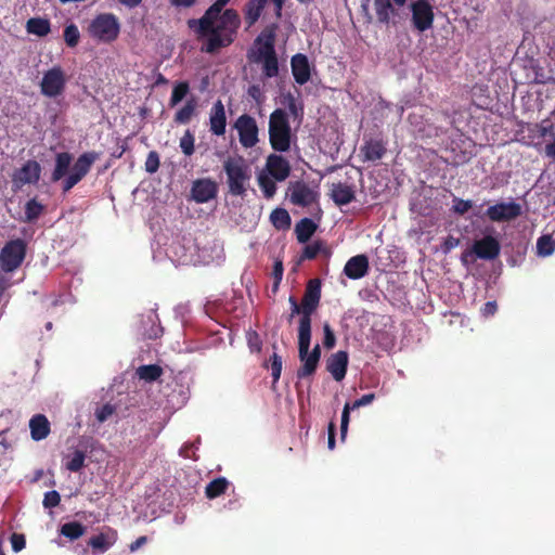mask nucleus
I'll use <instances>...</instances> for the list:
<instances>
[{
	"mask_svg": "<svg viewBox=\"0 0 555 555\" xmlns=\"http://www.w3.org/2000/svg\"><path fill=\"white\" fill-rule=\"evenodd\" d=\"M231 0H216L202 17L189 20L188 26L197 39L204 40L202 51L215 54L231 46L241 26V17L236 10L225 9Z\"/></svg>",
	"mask_w": 555,
	"mask_h": 555,
	"instance_id": "obj_1",
	"label": "nucleus"
},
{
	"mask_svg": "<svg viewBox=\"0 0 555 555\" xmlns=\"http://www.w3.org/2000/svg\"><path fill=\"white\" fill-rule=\"evenodd\" d=\"M99 158L100 153L98 152L91 151L82 153L76 159L70 169V172L66 177L73 160L72 154L68 152L57 153L55 156V166L52 171L51 179L54 182L63 179L62 190L63 193H67L90 172L92 165Z\"/></svg>",
	"mask_w": 555,
	"mask_h": 555,
	"instance_id": "obj_2",
	"label": "nucleus"
},
{
	"mask_svg": "<svg viewBox=\"0 0 555 555\" xmlns=\"http://www.w3.org/2000/svg\"><path fill=\"white\" fill-rule=\"evenodd\" d=\"M269 143L274 152L284 153L291 150L293 132L288 113L283 108H275L269 116Z\"/></svg>",
	"mask_w": 555,
	"mask_h": 555,
	"instance_id": "obj_3",
	"label": "nucleus"
},
{
	"mask_svg": "<svg viewBox=\"0 0 555 555\" xmlns=\"http://www.w3.org/2000/svg\"><path fill=\"white\" fill-rule=\"evenodd\" d=\"M311 326L298 327V358L302 365L297 370L299 379L312 376L319 365L321 359V346L317 344L310 350Z\"/></svg>",
	"mask_w": 555,
	"mask_h": 555,
	"instance_id": "obj_4",
	"label": "nucleus"
},
{
	"mask_svg": "<svg viewBox=\"0 0 555 555\" xmlns=\"http://www.w3.org/2000/svg\"><path fill=\"white\" fill-rule=\"evenodd\" d=\"M229 193L233 196L246 194L251 178L249 166L243 157H228L223 162Z\"/></svg>",
	"mask_w": 555,
	"mask_h": 555,
	"instance_id": "obj_5",
	"label": "nucleus"
},
{
	"mask_svg": "<svg viewBox=\"0 0 555 555\" xmlns=\"http://www.w3.org/2000/svg\"><path fill=\"white\" fill-rule=\"evenodd\" d=\"M88 33L93 39L109 43L118 38L120 24L113 13H100L89 24Z\"/></svg>",
	"mask_w": 555,
	"mask_h": 555,
	"instance_id": "obj_6",
	"label": "nucleus"
},
{
	"mask_svg": "<svg viewBox=\"0 0 555 555\" xmlns=\"http://www.w3.org/2000/svg\"><path fill=\"white\" fill-rule=\"evenodd\" d=\"M26 249L27 245L22 238L7 242L0 251L1 269L9 273L20 268L25 259Z\"/></svg>",
	"mask_w": 555,
	"mask_h": 555,
	"instance_id": "obj_7",
	"label": "nucleus"
},
{
	"mask_svg": "<svg viewBox=\"0 0 555 555\" xmlns=\"http://www.w3.org/2000/svg\"><path fill=\"white\" fill-rule=\"evenodd\" d=\"M321 299V282L318 279L310 280L307 284L304 297L301 299L305 318L299 320L298 327L311 326V317L317 310Z\"/></svg>",
	"mask_w": 555,
	"mask_h": 555,
	"instance_id": "obj_8",
	"label": "nucleus"
},
{
	"mask_svg": "<svg viewBox=\"0 0 555 555\" xmlns=\"http://www.w3.org/2000/svg\"><path fill=\"white\" fill-rule=\"evenodd\" d=\"M66 76L61 66H54L43 74L40 82V92L48 98L61 95L66 87Z\"/></svg>",
	"mask_w": 555,
	"mask_h": 555,
	"instance_id": "obj_9",
	"label": "nucleus"
},
{
	"mask_svg": "<svg viewBox=\"0 0 555 555\" xmlns=\"http://www.w3.org/2000/svg\"><path fill=\"white\" fill-rule=\"evenodd\" d=\"M41 177V166L35 159H28L12 173V190L20 191L26 184H37Z\"/></svg>",
	"mask_w": 555,
	"mask_h": 555,
	"instance_id": "obj_10",
	"label": "nucleus"
},
{
	"mask_svg": "<svg viewBox=\"0 0 555 555\" xmlns=\"http://www.w3.org/2000/svg\"><path fill=\"white\" fill-rule=\"evenodd\" d=\"M287 190L291 203L300 207H309L318 203L320 197L318 190L305 181L291 182Z\"/></svg>",
	"mask_w": 555,
	"mask_h": 555,
	"instance_id": "obj_11",
	"label": "nucleus"
},
{
	"mask_svg": "<svg viewBox=\"0 0 555 555\" xmlns=\"http://www.w3.org/2000/svg\"><path fill=\"white\" fill-rule=\"evenodd\" d=\"M234 128L238 133V140L243 147L250 149L258 143L259 129L253 116L248 114L241 115L235 120Z\"/></svg>",
	"mask_w": 555,
	"mask_h": 555,
	"instance_id": "obj_12",
	"label": "nucleus"
},
{
	"mask_svg": "<svg viewBox=\"0 0 555 555\" xmlns=\"http://www.w3.org/2000/svg\"><path fill=\"white\" fill-rule=\"evenodd\" d=\"M291 170V164L284 156L276 153L267 156L264 171L275 181H285L289 177Z\"/></svg>",
	"mask_w": 555,
	"mask_h": 555,
	"instance_id": "obj_13",
	"label": "nucleus"
},
{
	"mask_svg": "<svg viewBox=\"0 0 555 555\" xmlns=\"http://www.w3.org/2000/svg\"><path fill=\"white\" fill-rule=\"evenodd\" d=\"M276 25L267 26L260 35L256 38L255 43L258 44V50L254 57V62L258 63V60L262 57L275 54V36Z\"/></svg>",
	"mask_w": 555,
	"mask_h": 555,
	"instance_id": "obj_14",
	"label": "nucleus"
},
{
	"mask_svg": "<svg viewBox=\"0 0 555 555\" xmlns=\"http://www.w3.org/2000/svg\"><path fill=\"white\" fill-rule=\"evenodd\" d=\"M521 214V206L517 203H499L487 209V217L494 222L509 221Z\"/></svg>",
	"mask_w": 555,
	"mask_h": 555,
	"instance_id": "obj_15",
	"label": "nucleus"
},
{
	"mask_svg": "<svg viewBox=\"0 0 555 555\" xmlns=\"http://www.w3.org/2000/svg\"><path fill=\"white\" fill-rule=\"evenodd\" d=\"M191 193L196 203H207L217 196L218 185L210 179H197L193 182Z\"/></svg>",
	"mask_w": 555,
	"mask_h": 555,
	"instance_id": "obj_16",
	"label": "nucleus"
},
{
	"mask_svg": "<svg viewBox=\"0 0 555 555\" xmlns=\"http://www.w3.org/2000/svg\"><path fill=\"white\" fill-rule=\"evenodd\" d=\"M501 246L499 241L487 235L478 240L473 245V253L480 259L492 260L500 255Z\"/></svg>",
	"mask_w": 555,
	"mask_h": 555,
	"instance_id": "obj_17",
	"label": "nucleus"
},
{
	"mask_svg": "<svg viewBox=\"0 0 555 555\" xmlns=\"http://www.w3.org/2000/svg\"><path fill=\"white\" fill-rule=\"evenodd\" d=\"M291 67L296 83L302 86L310 80L311 66L306 54L297 53L293 55L291 59Z\"/></svg>",
	"mask_w": 555,
	"mask_h": 555,
	"instance_id": "obj_18",
	"label": "nucleus"
},
{
	"mask_svg": "<svg viewBox=\"0 0 555 555\" xmlns=\"http://www.w3.org/2000/svg\"><path fill=\"white\" fill-rule=\"evenodd\" d=\"M227 128V115L221 100H217L209 113V129L215 135H223Z\"/></svg>",
	"mask_w": 555,
	"mask_h": 555,
	"instance_id": "obj_19",
	"label": "nucleus"
},
{
	"mask_svg": "<svg viewBox=\"0 0 555 555\" xmlns=\"http://www.w3.org/2000/svg\"><path fill=\"white\" fill-rule=\"evenodd\" d=\"M369 258L361 254L351 257L344 267V274L351 280H359L369 272Z\"/></svg>",
	"mask_w": 555,
	"mask_h": 555,
	"instance_id": "obj_20",
	"label": "nucleus"
},
{
	"mask_svg": "<svg viewBox=\"0 0 555 555\" xmlns=\"http://www.w3.org/2000/svg\"><path fill=\"white\" fill-rule=\"evenodd\" d=\"M348 367L347 351L339 350L333 353L326 362V370L332 374L333 378L340 382L345 378Z\"/></svg>",
	"mask_w": 555,
	"mask_h": 555,
	"instance_id": "obj_21",
	"label": "nucleus"
},
{
	"mask_svg": "<svg viewBox=\"0 0 555 555\" xmlns=\"http://www.w3.org/2000/svg\"><path fill=\"white\" fill-rule=\"evenodd\" d=\"M386 145L383 140L370 139L364 142L361 146V153L363 154L364 160L377 162L383 158L386 154Z\"/></svg>",
	"mask_w": 555,
	"mask_h": 555,
	"instance_id": "obj_22",
	"label": "nucleus"
},
{
	"mask_svg": "<svg viewBox=\"0 0 555 555\" xmlns=\"http://www.w3.org/2000/svg\"><path fill=\"white\" fill-rule=\"evenodd\" d=\"M30 436L35 441H40L48 437L51 427L50 422L43 414H36L29 421Z\"/></svg>",
	"mask_w": 555,
	"mask_h": 555,
	"instance_id": "obj_23",
	"label": "nucleus"
},
{
	"mask_svg": "<svg viewBox=\"0 0 555 555\" xmlns=\"http://www.w3.org/2000/svg\"><path fill=\"white\" fill-rule=\"evenodd\" d=\"M406 0H375V12L378 22L380 23H389L391 15L395 14V8L404 5Z\"/></svg>",
	"mask_w": 555,
	"mask_h": 555,
	"instance_id": "obj_24",
	"label": "nucleus"
},
{
	"mask_svg": "<svg viewBox=\"0 0 555 555\" xmlns=\"http://www.w3.org/2000/svg\"><path fill=\"white\" fill-rule=\"evenodd\" d=\"M331 197L338 206L350 204L356 195L351 185L338 182L334 183L331 191Z\"/></svg>",
	"mask_w": 555,
	"mask_h": 555,
	"instance_id": "obj_25",
	"label": "nucleus"
},
{
	"mask_svg": "<svg viewBox=\"0 0 555 555\" xmlns=\"http://www.w3.org/2000/svg\"><path fill=\"white\" fill-rule=\"evenodd\" d=\"M317 223L310 218H302L295 227V233L299 243H307L317 231Z\"/></svg>",
	"mask_w": 555,
	"mask_h": 555,
	"instance_id": "obj_26",
	"label": "nucleus"
},
{
	"mask_svg": "<svg viewBox=\"0 0 555 555\" xmlns=\"http://www.w3.org/2000/svg\"><path fill=\"white\" fill-rule=\"evenodd\" d=\"M197 108V102L194 96L190 98L185 104L177 111L173 120L178 125L189 124L192 117L195 115Z\"/></svg>",
	"mask_w": 555,
	"mask_h": 555,
	"instance_id": "obj_27",
	"label": "nucleus"
},
{
	"mask_svg": "<svg viewBox=\"0 0 555 555\" xmlns=\"http://www.w3.org/2000/svg\"><path fill=\"white\" fill-rule=\"evenodd\" d=\"M26 30L38 37H46L51 31V23L48 18L31 17L26 23Z\"/></svg>",
	"mask_w": 555,
	"mask_h": 555,
	"instance_id": "obj_28",
	"label": "nucleus"
},
{
	"mask_svg": "<svg viewBox=\"0 0 555 555\" xmlns=\"http://www.w3.org/2000/svg\"><path fill=\"white\" fill-rule=\"evenodd\" d=\"M268 0H249L245 5V22L248 26L254 25L267 4Z\"/></svg>",
	"mask_w": 555,
	"mask_h": 555,
	"instance_id": "obj_29",
	"label": "nucleus"
},
{
	"mask_svg": "<svg viewBox=\"0 0 555 555\" xmlns=\"http://www.w3.org/2000/svg\"><path fill=\"white\" fill-rule=\"evenodd\" d=\"M434 12L431 5L426 0H418V31H424L431 27Z\"/></svg>",
	"mask_w": 555,
	"mask_h": 555,
	"instance_id": "obj_30",
	"label": "nucleus"
},
{
	"mask_svg": "<svg viewBox=\"0 0 555 555\" xmlns=\"http://www.w3.org/2000/svg\"><path fill=\"white\" fill-rule=\"evenodd\" d=\"M44 205L37 201L36 197L26 202L24 207V217L21 219L23 222H35L44 211Z\"/></svg>",
	"mask_w": 555,
	"mask_h": 555,
	"instance_id": "obj_31",
	"label": "nucleus"
},
{
	"mask_svg": "<svg viewBox=\"0 0 555 555\" xmlns=\"http://www.w3.org/2000/svg\"><path fill=\"white\" fill-rule=\"evenodd\" d=\"M163 369L158 364L141 365L137 369V376L147 383L157 380L163 375Z\"/></svg>",
	"mask_w": 555,
	"mask_h": 555,
	"instance_id": "obj_32",
	"label": "nucleus"
},
{
	"mask_svg": "<svg viewBox=\"0 0 555 555\" xmlns=\"http://www.w3.org/2000/svg\"><path fill=\"white\" fill-rule=\"evenodd\" d=\"M229 487V481L224 477H218L211 480L205 488V494L208 499L212 500L225 493Z\"/></svg>",
	"mask_w": 555,
	"mask_h": 555,
	"instance_id": "obj_33",
	"label": "nucleus"
},
{
	"mask_svg": "<svg viewBox=\"0 0 555 555\" xmlns=\"http://www.w3.org/2000/svg\"><path fill=\"white\" fill-rule=\"evenodd\" d=\"M270 220L278 230H286L291 227V216L284 208H275L270 214Z\"/></svg>",
	"mask_w": 555,
	"mask_h": 555,
	"instance_id": "obj_34",
	"label": "nucleus"
},
{
	"mask_svg": "<svg viewBox=\"0 0 555 555\" xmlns=\"http://www.w3.org/2000/svg\"><path fill=\"white\" fill-rule=\"evenodd\" d=\"M60 532L69 540H77L85 534L86 527L78 521H69L61 526Z\"/></svg>",
	"mask_w": 555,
	"mask_h": 555,
	"instance_id": "obj_35",
	"label": "nucleus"
},
{
	"mask_svg": "<svg viewBox=\"0 0 555 555\" xmlns=\"http://www.w3.org/2000/svg\"><path fill=\"white\" fill-rule=\"evenodd\" d=\"M258 63L262 64V75L266 78H273L279 75V60L276 53L258 60Z\"/></svg>",
	"mask_w": 555,
	"mask_h": 555,
	"instance_id": "obj_36",
	"label": "nucleus"
},
{
	"mask_svg": "<svg viewBox=\"0 0 555 555\" xmlns=\"http://www.w3.org/2000/svg\"><path fill=\"white\" fill-rule=\"evenodd\" d=\"M86 452L82 450H75L70 455L67 456L65 463L66 469L73 473H77L85 467Z\"/></svg>",
	"mask_w": 555,
	"mask_h": 555,
	"instance_id": "obj_37",
	"label": "nucleus"
},
{
	"mask_svg": "<svg viewBox=\"0 0 555 555\" xmlns=\"http://www.w3.org/2000/svg\"><path fill=\"white\" fill-rule=\"evenodd\" d=\"M190 92V85L188 81H179L173 86L170 100H169V106L175 107L178 105Z\"/></svg>",
	"mask_w": 555,
	"mask_h": 555,
	"instance_id": "obj_38",
	"label": "nucleus"
},
{
	"mask_svg": "<svg viewBox=\"0 0 555 555\" xmlns=\"http://www.w3.org/2000/svg\"><path fill=\"white\" fill-rule=\"evenodd\" d=\"M276 181L268 176V175H260L258 177V183L259 186L263 193V196L266 198H272L274 194L276 193Z\"/></svg>",
	"mask_w": 555,
	"mask_h": 555,
	"instance_id": "obj_39",
	"label": "nucleus"
},
{
	"mask_svg": "<svg viewBox=\"0 0 555 555\" xmlns=\"http://www.w3.org/2000/svg\"><path fill=\"white\" fill-rule=\"evenodd\" d=\"M537 249L540 256H550L555 250V241L548 234L542 235L538 238Z\"/></svg>",
	"mask_w": 555,
	"mask_h": 555,
	"instance_id": "obj_40",
	"label": "nucleus"
},
{
	"mask_svg": "<svg viewBox=\"0 0 555 555\" xmlns=\"http://www.w3.org/2000/svg\"><path fill=\"white\" fill-rule=\"evenodd\" d=\"M320 253H324L326 256L330 255L327 247L321 241H317L304 248L302 258L314 259Z\"/></svg>",
	"mask_w": 555,
	"mask_h": 555,
	"instance_id": "obj_41",
	"label": "nucleus"
},
{
	"mask_svg": "<svg viewBox=\"0 0 555 555\" xmlns=\"http://www.w3.org/2000/svg\"><path fill=\"white\" fill-rule=\"evenodd\" d=\"M63 35L64 40L68 47L75 48L78 44L80 34L78 27L75 24L66 26Z\"/></svg>",
	"mask_w": 555,
	"mask_h": 555,
	"instance_id": "obj_42",
	"label": "nucleus"
},
{
	"mask_svg": "<svg viewBox=\"0 0 555 555\" xmlns=\"http://www.w3.org/2000/svg\"><path fill=\"white\" fill-rule=\"evenodd\" d=\"M194 134L190 130H186L180 139V147L185 156H191L194 153Z\"/></svg>",
	"mask_w": 555,
	"mask_h": 555,
	"instance_id": "obj_43",
	"label": "nucleus"
},
{
	"mask_svg": "<svg viewBox=\"0 0 555 555\" xmlns=\"http://www.w3.org/2000/svg\"><path fill=\"white\" fill-rule=\"evenodd\" d=\"M269 362L272 371L273 383H276L281 377L283 364L282 357L274 352L270 358Z\"/></svg>",
	"mask_w": 555,
	"mask_h": 555,
	"instance_id": "obj_44",
	"label": "nucleus"
},
{
	"mask_svg": "<svg viewBox=\"0 0 555 555\" xmlns=\"http://www.w3.org/2000/svg\"><path fill=\"white\" fill-rule=\"evenodd\" d=\"M88 544L101 553L107 551L111 546V543L106 541V537L103 533L92 537Z\"/></svg>",
	"mask_w": 555,
	"mask_h": 555,
	"instance_id": "obj_45",
	"label": "nucleus"
},
{
	"mask_svg": "<svg viewBox=\"0 0 555 555\" xmlns=\"http://www.w3.org/2000/svg\"><path fill=\"white\" fill-rule=\"evenodd\" d=\"M286 106L288 109V115L291 114L294 118H298L302 116V105L298 104L296 99L288 93L285 98Z\"/></svg>",
	"mask_w": 555,
	"mask_h": 555,
	"instance_id": "obj_46",
	"label": "nucleus"
},
{
	"mask_svg": "<svg viewBox=\"0 0 555 555\" xmlns=\"http://www.w3.org/2000/svg\"><path fill=\"white\" fill-rule=\"evenodd\" d=\"M160 162H159V155L156 151H151L147 154L146 160H145V171L149 173H155L159 168Z\"/></svg>",
	"mask_w": 555,
	"mask_h": 555,
	"instance_id": "obj_47",
	"label": "nucleus"
},
{
	"mask_svg": "<svg viewBox=\"0 0 555 555\" xmlns=\"http://www.w3.org/2000/svg\"><path fill=\"white\" fill-rule=\"evenodd\" d=\"M323 333H324L323 346L328 350L333 349L336 345V336H335L333 328L331 327V325L327 322H325L323 324Z\"/></svg>",
	"mask_w": 555,
	"mask_h": 555,
	"instance_id": "obj_48",
	"label": "nucleus"
},
{
	"mask_svg": "<svg viewBox=\"0 0 555 555\" xmlns=\"http://www.w3.org/2000/svg\"><path fill=\"white\" fill-rule=\"evenodd\" d=\"M61 495L56 490L48 491L43 498V506L46 508H52L60 504Z\"/></svg>",
	"mask_w": 555,
	"mask_h": 555,
	"instance_id": "obj_49",
	"label": "nucleus"
},
{
	"mask_svg": "<svg viewBox=\"0 0 555 555\" xmlns=\"http://www.w3.org/2000/svg\"><path fill=\"white\" fill-rule=\"evenodd\" d=\"M350 421V403H346L343 413H341V422H340V437L341 440L345 439L348 430V425Z\"/></svg>",
	"mask_w": 555,
	"mask_h": 555,
	"instance_id": "obj_50",
	"label": "nucleus"
},
{
	"mask_svg": "<svg viewBox=\"0 0 555 555\" xmlns=\"http://www.w3.org/2000/svg\"><path fill=\"white\" fill-rule=\"evenodd\" d=\"M472 207H473L472 201L462 199L459 197H455L453 199V210H454V212H456L459 215L466 214Z\"/></svg>",
	"mask_w": 555,
	"mask_h": 555,
	"instance_id": "obj_51",
	"label": "nucleus"
},
{
	"mask_svg": "<svg viewBox=\"0 0 555 555\" xmlns=\"http://www.w3.org/2000/svg\"><path fill=\"white\" fill-rule=\"evenodd\" d=\"M115 412V409L113 405H111L109 403H106L104 405H102L100 409L96 410L95 412V416H96V420L100 422V423H103L105 422L111 415H113V413Z\"/></svg>",
	"mask_w": 555,
	"mask_h": 555,
	"instance_id": "obj_52",
	"label": "nucleus"
},
{
	"mask_svg": "<svg viewBox=\"0 0 555 555\" xmlns=\"http://www.w3.org/2000/svg\"><path fill=\"white\" fill-rule=\"evenodd\" d=\"M12 550L14 552H21L26 546L25 535L22 533H13L10 538Z\"/></svg>",
	"mask_w": 555,
	"mask_h": 555,
	"instance_id": "obj_53",
	"label": "nucleus"
},
{
	"mask_svg": "<svg viewBox=\"0 0 555 555\" xmlns=\"http://www.w3.org/2000/svg\"><path fill=\"white\" fill-rule=\"evenodd\" d=\"M288 302L291 305V314H289V321L296 315L299 314L300 319L302 320L305 318V310L302 309V304H298L297 299L294 296H291L288 298Z\"/></svg>",
	"mask_w": 555,
	"mask_h": 555,
	"instance_id": "obj_54",
	"label": "nucleus"
},
{
	"mask_svg": "<svg viewBox=\"0 0 555 555\" xmlns=\"http://www.w3.org/2000/svg\"><path fill=\"white\" fill-rule=\"evenodd\" d=\"M283 272H284V268H283L282 261L276 260L273 264V270H272V275L274 278V285H273L274 291L278 289V287L282 281Z\"/></svg>",
	"mask_w": 555,
	"mask_h": 555,
	"instance_id": "obj_55",
	"label": "nucleus"
},
{
	"mask_svg": "<svg viewBox=\"0 0 555 555\" xmlns=\"http://www.w3.org/2000/svg\"><path fill=\"white\" fill-rule=\"evenodd\" d=\"M538 131H539L540 135L543 138L546 135H553L554 134V125L552 124V121L550 119H543L538 125Z\"/></svg>",
	"mask_w": 555,
	"mask_h": 555,
	"instance_id": "obj_56",
	"label": "nucleus"
},
{
	"mask_svg": "<svg viewBox=\"0 0 555 555\" xmlns=\"http://www.w3.org/2000/svg\"><path fill=\"white\" fill-rule=\"evenodd\" d=\"M374 399H375L374 393L363 395L360 399H357L356 401H353L352 404H350V411L361 408V406L369 405L374 401Z\"/></svg>",
	"mask_w": 555,
	"mask_h": 555,
	"instance_id": "obj_57",
	"label": "nucleus"
},
{
	"mask_svg": "<svg viewBox=\"0 0 555 555\" xmlns=\"http://www.w3.org/2000/svg\"><path fill=\"white\" fill-rule=\"evenodd\" d=\"M248 345L253 350L260 351L261 340L257 332L253 331L248 333Z\"/></svg>",
	"mask_w": 555,
	"mask_h": 555,
	"instance_id": "obj_58",
	"label": "nucleus"
},
{
	"mask_svg": "<svg viewBox=\"0 0 555 555\" xmlns=\"http://www.w3.org/2000/svg\"><path fill=\"white\" fill-rule=\"evenodd\" d=\"M498 311V305L495 301H487L481 308V314L485 318H489L495 314Z\"/></svg>",
	"mask_w": 555,
	"mask_h": 555,
	"instance_id": "obj_59",
	"label": "nucleus"
},
{
	"mask_svg": "<svg viewBox=\"0 0 555 555\" xmlns=\"http://www.w3.org/2000/svg\"><path fill=\"white\" fill-rule=\"evenodd\" d=\"M460 244V240L456 237H453L452 235H449L443 243V250L446 253L450 251L451 249L455 248Z\"/></svg>",
	"mask_w": 555,
	"mask_h": 555,
	"instance_id": "obj_60",
	"label": "nucleus"
},
{
	"mask_svg": "<svg viewBox=\"0 0 555 555\" xmlns=\"http://www.w3.org/2000/svg\"><path fill=\"white\" fill-rule=\"evenodd\" d=\"M327 430H328V440H327L328 449L333 450L335 448V430H336V426L333 422H331L328 424Z\"/></svg>",
	"mask_w": 555,
	"mask_h": 555,
	"instance_id": "obj_61",
	"label": "nucleus"
},
{
	"mask_svg": "<svg viewBox=\"0 0 555 555\" xmlns=\"http://www.w3.org/2000/svg\"><path fill=\"white\" fill-rule=\"evenodd\" d=\"M177 8H191L196 4L197 0H169Z\"/></svg>",
	"mask_w": 555,
	"mask_h": 555,
	"instance_id": "obj_62",
	"label": "nucleus"
},
{
	"mask_svg": "<svg viewBox=\"0 0 555 555\" xmlns=\"http://www.w3.org/2000/svg\"><path fill=\"white\" fill-rule=\"evenodd\" d=\"M146 542H147V538L145 535L139 537L135 541H133L129 545V548H130L131 552H135L141 546H143Z\"/></svg>",
	"mask_w": 555,
	"mask_h": 555,
	"instance_id": "obj_63",
	"label": "nucleus"
},
{
	"mask_svg": "<svg viewBox=\"0 0 555 555\" xmlns=\"http://www.w3.org/2000/svg\"><path fill=\"white\" fill-rule=\"evenodd\" d=\"M545 154L548 157L555 158V140L552 143L545 145Z\"/></svg>",
	"mask_w": 555,
	"mask_h": 555,
	"instance_id": "obj_64",
	"label": "nucleus"
}]
</instances>
